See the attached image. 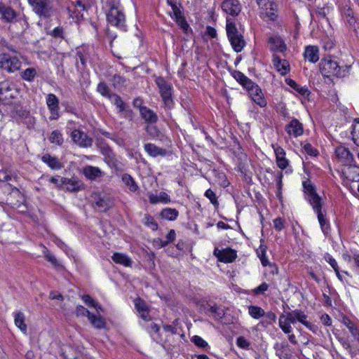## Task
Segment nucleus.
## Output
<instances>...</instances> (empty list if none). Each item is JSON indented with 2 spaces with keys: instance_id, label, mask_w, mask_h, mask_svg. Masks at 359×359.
<instances>
[{
  "instance_id": "obj_1",
  "label": "nucleus",
  "mask_w": 359,
  "mask_h": 359,
  "mask_svg": "<svg viewBox=\"0 0 359 359\" xmlns=\"http://www.w3.org/2000/svg\"><path fill=\"white\" fill-rule=\"evenodd\" d=\"M348 67H341L338 62L331 56H327L321 59L319 63V69L322 75L325 77H344L346 75V70Z\"/></svg>"
},
{
  "instance_id": "obj_2",
  "label": "nucleus",
  "mask_w": 359,
  "mask_h": 359,
  "mask_svg": "<svg viewBox=\"0 0 359 359\" xmlns=\"http://www.w3.org/2000/svg\"><path fill=\"white\" fill-rule=\"evenodd\" d=\"M106 6L109 11L107 20L109 24L120 29H124L126 18L121 8L120 0H107Z\"/></svg>"
},
{
  "instance_id": "obj_3",
  "label": "nucleus",
  "mask_w": 359,
  "mask_h": 359,
  "mask_svg": "<svg viewBox=\"0 0 359 359\" xmlns=\"http://www.w3.org/2000/svg\"><path fill=\"white\" fill-rule=\"evenodd\" d=\"M155 83L159 89V93L165 107L171 109L173 107L172 97V86L162 76L156 77Z\"/></svg>"
},
{
  "instance_id": "obj_4",
  "label": "nucleus",
  "mask_w": 359,
  "mask_h": 359,
  "mask_svg": "<svg viewBox=\"0 0 359 359\" xmlns=\"http://www.w3.org/2000/svg\"><path fill=\"white\" fill-rule=\"evenodd\" d=\"M259 16L264 20L274 21L277 18V5L271 0H257Z\"/></svg>"
},
{
  "instance_id": "obj_5",
  "label": "nucleus",
  "mask_w": 359,
  "mask_h": 359,
  "mask_svg": "<svg viewBox=\"0 0 359 359\" xmlns=\"http://www.w3.org/2000/svg\"><path fill=\"white\" fill-rule=\"evenodd\" d=\"M96 147L104 156V162L111 168H116L118 165V161L111 147L103 140H97Z\"/></svg>"
},
{
  "instance_id": "obj_6",
  "label": "nucleus",
  "mask_w": 359,
  "mask_h": 359,
  "mask_svg": "<svg viewBox=\"0 0 359 359\" xmlns=\"http://www.w3.org/2000/svg\"><path fill=\"white\" fill-rule=\"evenodd\" d=\"M34 12L40 17L49 18L54 9L49 0H28Z\"/></svg>"
},
{
  "instance_id": "obj_7",
  "label": "nucleus",
  "mask_w": 359,
  "mask_h": 359,
  "mask_svg": "<svg viewBox=\"0 0 359 359\" xmlns=\"http://www.w3.org/2000/svg\"><path fill=\"white\" fill-rule=\"evenodd\" d=\"M22 62L15 55L12 56L8 53L0 55V68L9 73L15 72L20 69Z\"/></svg>"
},
{
  "instance_id": "obj_8",
  "label": "nucleus",
  "mask_w": 359,
  "mask_h": 359,
  "mask_svg": "<svg viewBox=\"0 0 359 359\" xmlns=\"http://www.w3.org/2000/svg\"><path fill=\"white\" fill-rule=\"evenodd\" d=\"M91 200L93 208L98 212H106L113 205L110 197L100 193L92 194Z\"/></svg>"
},
{
  "instance_id": "obj_9",
  "label": "nucleus",
  "mask_w": 359,
  "mask_h": 359,
  "mask_svg": "<svg viewBox=\"0 0 359 359\" xmlns=\"http://www.w3.org/2000/svg\"><path fill=\"white\" fill-rule=\"evenodd\" d=\"M287 320L292 323V324H294L297 322L301 323L302 325L306 326L309 330L316 332L317 330V327L307 321V316L304 313V311L299 309H295L290 312H288L287 314Z\"/></svg>"
},
{
  "instance_id": "obj_10",
  "label": "nucleus",
  "mask_w": 359,
  "mask_h": 359,
  "mask_svg": "<svg viewBox=\"0 0 359 359\" xmlns=\"http://www.w3.org/2000/svg\"><path fill=\"white\" fill-rule=\"evenodd\" d=\"M304 191L306 196V198L312 207L322 203L321 198L317 194L315 187L311 181L306 180L303 183Z\"/></svg>"
},
{
  "instance_id": "obj_11",
  "label": "nucleus",
  "mask_w": 359,
  "mask_h": 359,
  "mask_svg": "<svg viewBox=\"0 0 359 359\" xmlns=\"http://www.w3.org/2000/svg\"><path fill=\"white\" fill-rule=\"evenodd\" d=\"M71 137L73 142L80 147L88 148L93 145V139L80 130H74L72 132Z\"/></svg>"
},
{
  "instance_id": "obj_12",
  "label": "nucleus",
  "mask_w": 359,
  "mask_h": 359,
  "mask_svg": "<svg viewBox=\"0 0 359 359\" xmlns=\"http://www.w3.org/2000/svg\"><path fill=\"white\" fill-rule=\"evenodd\" d=\"M85 3L83 0H76L72 1L67 7L69 16L76 21L83 18V11L85 10Z\"/></svg>"
},
{
  "instance_id": "obj_13",
  "label": "nucleus",
  "mask_w": 359,
  "mask_h": 359,
  "mask_svg": "<svg viewBox=\"0 0 359 359\" xmlns=\"http://www.w3.org/2000/svg\"><path fill=\"white\" fill-rule=\"evenodd\" d=\"M62 189L69 192H78L85 189L83 182L76 177H62Z\"/></svg>"
},
{
  "instance_id": "obj_14",
  "label": "nucleus",
  "mask_w": 359,
  "mask_h": 359,
  "mask_svg": "<svg viewBox=\"0 0 359 359\" xmlns=\"http://www.w3.org/2000/svg\"><path fill=\"white\" fill-rule=\"evenodd\" d=\"M221 8L225 13L233 17L237 16L241 11V5L238 0H223Z\"/></svg>"
},
{
  "instance_id": "obj_15",
  "label": "nucleus",
  "mask_w": 359,
  "mask_h": 359,
  "mask_svg": "<svg viewBox=\"0 0 359 359\" xmlns=\"http://www.w3.org/2000/svg\"><path fill=\"white\" fill-rule=\"evenodd\" d=\"M335 154L338 159L345 165H351L352 163H355L353 155L351 153L349 149L345 147L339 146L336 148Z\"/></svg>"
},
{
  "instance_id": "obj_16",
  "label": "nucleus",
  "mask_w": 359,
  "mask_h": 359,
  "mask_svg": "<svg viewBox=\"0 0 359 359\" xmlns=\"http://www.w3.org/2000/svg\"><path fill=\"white\" fill-rule=\"evenodd\" d=\"M46 104L50 112V120H57L59 116V100L55 95L50 93L46 97Z\"/></svg>"
},
{
  "instance_id": "obj_17",
  "label": "nucleus",
  "mask_w": 359,
  "mask_h": 359,
  "mask_svg": "<svg viewBox=\"0 0 359 359\" xmlns=\"http://www.w3.org/2000/svg\"><path fill=\"white\" fill-rule=\"evenodd\" d=\"M214 255L219 261L225 263L232 262L237 257L236 252L229 248L222 250L215 248L214 250Z\"/></svg>"
},
{
  "instance_id": "obj_18",
  "label": "nucleus",
  "mask_w": 359,
  "mask_h": 359,
  "mask_svg": "<svg viewBox=\"0 0 359 359\" xmlns=\"http://www.w3.org/2000/svg\"><path fill=\"white\" fill-rule=\"evenodd\" d=\"M314 212L317 214L318 219L322 231L325 235H327L330 231V226L329 222L326 219L322 212V203L312 207Z\"/></svg>"
},
{
  "instance_id": "obj_19",
  "label": "nucleus",
  "mask_w": 359,
  "mask_h": 359,
  "mask_svg": "<svg viewBox=\"0 0 359 359\" xmlns=\"http://www.w3.org/2000/svg\"><path fill=\"white\" fill-rule=\"evenodd\" d=\"M272 62L275 69L282 76H285L289 72L290 65L287 60L280 59L277 55H273Z\"/></svg>"
},
{
  "instance_id": "obj_20",
  "label": "nucleus",
  "mask_w": 359,
  "mask_h": 359,
  "mask_svg": "<svg viewBox=\"0 0 359 359\" xmlns=\"http://www.w3.org/2000/svg\"><path fill=\"white\" fill-rule=\"evenodd\" d=\"M286 132L295 137L303 134L304 128L302 123L297 119L293 118L285 127Z\"/></svg>"
},
{
  "instance_id": "obj_21",
  "label": "nucleus",
  "mask_w": 359,
  "mask_h": 359,
  "mask_svg": "<svg viewBox=\"0 0 359 359\" xmlns=\"http://www.w3.org/2000/svg\"><path fill=\"white\" fill-rule=\"evenodd\" d=\"M209 311L212 313L215 320L223 324L229 323V322L226 318L225 310L224 307L214 304L210 306Z\"/></svg>"
},
{
  "instance_id": "obj_22",
  "label": "nucleus",
  "mask_w": 359,
  "mask_h": 359,
  "mask_svg": "<svg viewBox=\"0 0 359 359\" xmlns=\"http://www.w3.org/2000/svg\"><path fill=\"white\" fill-rule=\"evenodd\" d=\"M84 176L90 180H95L104 175V172L98 168L92 165H86L83 169Z\"/></svg>"
},
{
  "instance_id": "obj_23",
  "label": "nucleus",
  "mask_w": 359,
  "mask_h": 359,
  "mask_svg": "<svg viewBox=\"0 0 359 359\" xmlns=\"http://www.w3.org/2000/svg\"><path fill=\"white\" fill-rule=\"evenodd\" d=\"M304 57L311 63H316L319 60V48L316 46H308L305 48Z\"/></svg>"
},
{
  "instance_id": "obj_24",
  "label": "nucleus",
  "mask_w": 359,
  "mask_h": 359,
  "mask_svg": "<svg viewBox=\"0 0 359 359\" xmlns=\"http://www.w3.org/2000/svg\"><path fill=\"white\" fill-rule=\"evenodd\" d=\"M41 161L44 163L47 164L48 166L52 170H58L63 167L62 163L57 157L52 156L49 154H45L41 156Z\"/></svg>"
},
{
  "instance_id": "obj_25",
  "label": "nucleus",
  "mask_w": 359,
  "mask_h": 359,
  "mask_svg": "<svg viewBox=\"0 0 359 359\" xmlns=\"http://www.w3.org/2000/svg\"><path fill=\"white\" fill-rule=\"evenodd\" d=\"M141 117L147 123H155L158 121V116L151 109L143 107L140 108Z\"/></svg>"
},
{
  "instance_id": "obj_26",
  "label": "nucleus",
  "mask_w": 359,
  "mask_h": 359,
  "mask_svg": "<svg viewBox=\"0 0 359 359\" xmlns=\"http://www.w3.org/2000/svg\"><path fill=\"white\" fill-rule=\"evenodd\" d=\"M167 4L172 8V11L168 13V15L172 18L180 17L183 15L182 5L179 0H166Z\"/></svg>"
},
{
  "instance_id": "obj_27",
  "label": "nucleus",
  "mask_w": 359,
  "mask_h": 359,
  "mask_svg": "<svg viewBox=\"0 0 359 359\" xmlns=\"http://www.w3.org/2000/svg\"><path fill=\"white\" fill-rule=\"evenodd\" d=\"M43 254L46 259L50 262L53 266L57 271L64 269L63 265L55 257V255L45 246H43Z\"/></svg>"
},
{
  "instance_id": "obj_28",
  "label": "nucleus",
  "mask_w": 359,
  "mask_h": 359,
  "mask_svg": "<svg viewBox=\"0 0 359 359\" xmlns=\"http://www.w3.org/2000/svg\"><path fill=\"white\" fill-rule=\"evenodd\" d=\"M0 15L3 20L7 22H11L16 17V13L9 6L0 2Z\"/></svg>"
},
{
  "instance_id": "obj_29",
  "label": "nucleus",
  "mask_w": 359,
  "mask_h": 359,
  "mask_svg": "<svg viewBox=\"0 0 359 359\" xmlns=\"http://www.w3.org/2000/svg\"><path fill=\"white\" fill-rule=\"evenodd\" d=\"M144 147L148 154L152 157H157L158 156H164L166 154V150L165 149L158 147L151 143L145 144Z\"/></svg>"
},
{
  "instance_id": "obj_30",
  "label": "nucleus",
  "mask_w": 359,
  "mask_h": 359,
  "mask_svg": "<svg viewBox=\"0 0 359 359\" xmlns=\"http://www.w3.org/2000/svg\"><path fill=\"white\" fill-rule=\"evenodd\" d=\"M226 30L229 40L242 35L238 30L235 22L229 18H226Z\"/></svg>"
},
{
  "instance_id": "obj_31",
  "label": "nucleus",
  "mask_w": 359,
  "mask_h": 359,
  "mask_svg": "<svg viewBox=\"0 0 359 359\" xmlns=\"http://www.w3.org/2000/svg\"><path fill=\"white\" fill-rule=\"evenodd\" d=\"M149 202L152 204H156L159 203L166 204L170 202V196L163 191L160 192L158 195L152 194H149Z\"/></svg>"
},
{
  "instance_id": "obj_32",
  "label": "nucleus",
  "mask_w": 359,
  "mask_h": 359,
  "mask_svg": "<svg viewBox=\"0 0 359 359\" xmlns=\"http://www.w3.org/2000/svg\"><path fill=\"white\" fill-rule=\"evenodd\" d=\"M111 259L115 263L124 266H131L133 263L131 259L123 253L116 252L112 255Z\"/></svg>"
},
{
  "instance_id": "obj_33",
  "label": "nucleus",
  "mask_w": 359,
  "mask_h": 359,
  "mask_svg": "<svg viewBox=\"0 0 359 359\" xmlns=\"http://www.w3.org/2000/svg\"><path fill=\"white\" fill-rule=\"evenodd\" d=\"M346 177L352 182H359V166L355 163L348 166L346 172Z\"/></svg>"
},
{
  "instance_id": "obj_34",
  "label": "nucleus",
  "mask_w": 359,
  "mask_h": 359,
  "mask_svg": "<svg viewBox=\"0 0 359 359\" xmlns=\"http://www.w3.org/2000/svg\"><path fill=\"white\" fill-rule=\"evenodd\" d=\"M269 43L271 44V50L273 51H278L280 53L286 50V45L284 41L279 37L273 36L269 39Z\"/></svg>"
},
{
  "instance_id": "obj_35",
  "label": "nucleus",
  "mask_w": 359,
  "mask_h": 359,
  "mask_svg": "<svg viewBox=\"0 0 359 359\" xmlns=\"http://www.w3.org/2000/svg\"><path fill=\"white\" fill-rule=\"evenodd\" d=\"M285 81L289 86L292 88L302 96L307 97L310 95V91L306 86H302L291 79H287Z\"/></svg>"
},
{
  "instance_id": "obj_36",
  "label": "nucleus",
  "mask_w": 359,
  "mask_h": 359,
  "mask_svg": "<svg viewBox=\"0 0 359 359\" xmlns=\"http://www.w3.org/2000/svg\"><path fill=\"white\" fill-rule=\"evenodd\" d=\"M231 75L244 88L249 87V85H251L252 80L247 77L241 72L234 70L231 73Z\"/></svg>"
},
{
  "instance_id": "obj_37",
  "label": "nucleus",
  "mask_w": 359,
  "mask_h": 359,
  "mask_svg": "<svg viewBox=\"0 0 359 359\" xmlns=\"http://www.w3.org/2000/svg\"><path fill=\"white\" fill-rule=\"evenodd\" d=\"M15 325L23 332L26 333L27 326L25 323V316L21 311H18L15 313L14 316Z\"/></svg>"
},
{
  "instance_id": "obj_38",
  "label": "nucleus",
  "mask_w": 359,
  "mask_h": 359,
  "mask_svg": "<svg viewBox=\"0 0 359 359\" xmlns=\"http://www.w3.org/2000/svg\"><path fill=\"white\" fill-rule=\"evenodd\" d=\"M229 41L233 49L236 53L241 52L243 48L245 46V41L243 38V34L239 35V36L229 39Z\"/></svg>"
},
{
  "instance_id": "obj_39",
  "label": "nucleus",
  "mask_w": 359,
  "mask_h": 359,
  "mask_svg": "<svg viewBox=\"0 0 359 359\" xmlns=\"http://www.w3.org/2000/svg\"><path fill=\"white\" fill-rule=\"evenodd\" d=\"M10 85L6 82L0 83V100H7L8 98H13Z\"/></svg>"
},
{
  "instance_id": "obj_40",
  "label": "nucleus",
  "mask_w": 359,
  "mask_h": 359,
  "mask_svg": "<svg viewBox=\"0 0 359 359\" xmlns=\"http://www.w3.org/2000/svg\"><path fill=\"white\" fill-rule=\"evenodd\" d=\"M179 212L175 208H166L161 210V216L163 219L173 221L178 217Z\"/></svg>"
},
{
  "instance_id": "obj_41",
  "label": "nucleus",
  "mask_w": 359,
  "mask_h": 359,
  "mask_svg": "<svg viewBox=\"0 0 359 359\" xmlns=\"http://www.w3.org/2000/svg\"><path fill=\"white\" fill-rule=\"evenodd\" d=\"M122 181L130 191L135 192L138 189V186L132 176L125 173L122 176Z\"/></svg>"
},
{
  "instance_id": "obj_42",
  "label": "nucleus",
  "mask_w": 359,
  "mask_h": 359,
  "mask_svg": "<svg viewBox=\"0 0 359 359\" xmlns=\"http://www.w3.org/2000/svg\"><path fill=\"white\" fill-rule=\"evenodd\" d=\"M48 140L50 143L55 144L58 146H61L64 142L62 134L58 130H55L52 131Z\"/></svg>"
},
{
  "instance_id": "obj_43",
  "label": "nucleus",
  "mask_w": 359,
  "mask_h": 359,
  "mask_svg": "<svg viewBox=\"0 0 359 359\" xmlns=\"http://www.w3.org/2000/svg\"><path fill=\"white\" fill-rule=\"evenodd\" d=\"M343 323L349 330L351 334L354 337V338L359 340V331L355 324L346 317L344 318Z\"/></svg>"
},
{
  "instance_id": "obj_44",
  "label": "nucleus",
  "mask_w": 359,
  "mask_h": 359,
  "mask_svg": "<svg viewBox=\"0 0 359 359\" xmlns=\"http://www.w3.org/2000/svg\"><path fill=\"white\" fill-rule=\"evenodd\" d=\"M93 326L96 329H102L105 327V322L100 316L90 314L88 318Z\"/></svg>"
},
{
  "instance_id": "obj_45",
  "label": "nucleus",
  "mask_w": 359,
  "mask_h": 359,
  "mask_svg": "<svg viewBox=\"0 0 359 359\" xmlns=\"http://www.w3.org/2000/svg\"><path fill=\"white\" fill-rule=\"evenodd\" d=\"M257 254L264 266H271L266 257V246L261 245Z\"/></svg>"
},
{
  "instance_id": "obj_46",
  "label": "nucleus",
  "mask_w": 359,
  "mask_h": 359,
  "mask_svg": "<svg viewBox=\"0 0 359 359\" xmlns=\"http://www.w3.org/2000/svg\"><path fill=\"white\" fill-rule=\"evenodd\" d=\"M248 312L250 316L255 319H259L265 315L264 310L257 306H250L248 307Z\"/></svg>"
},
{
  "instance_id": "obj_47",
  "label": "nucleus",
  "mask_w": 359,
  "mask_h": 359,
  "mask_svg": "<svg viewBox=\"0 0 359 359\" xmlns=\"http://www.w3.org/2000/svg\"><path fill=\"white\" fill-rule=\"evenodd\" d=\"M36 75V70L33 67H29L20 73L22 79L27 81H33Z\"/></svg>"
},
{
  "instance_id": "obj_48",
  "label": "nucleus",
  "mask_w": 359,
  "mask_h": 359,
  "mask_svg": "<svg viewBox=\"0 0 359 359\" xmlns=\"http://www.w3.org/2000/svg\"><path fill=\"white\" fill-rule=\"evenodd\" d=\"M290 323L287 320V316H281L279 318V326L281 330L286 334H290L292 332V327L290 326Z\"/></svg>"
},
{
  "instance_id": "obj_49",
  "label": "nucleus",
  "mask_w": 359,
  "mask_h": 359,
  "mask_svg": "<svg viewBox=\"0 0 359 359\" xmlns=\"http://www.w3.org/2000/svg\"><path fill=\"white\" fill-rule=\"evenodd\" d=\"M191 341L196 346L203 348L205 351L210 349L208 344L200 336L194 335L191 338Z\"/></svg>"
},
{
  "instance_id": "obj_50",
  "label": "nucleus",
  "mask_w": 359,
  "mask_h": 359,
  "mask_svg": "<svg viewBox=\"0 0 359 359\" xmlns=\"http://www.w3.org/2000/svg\"><path fill=\"white\" fill-rule=\"evenodd\" d=\"M97 90L102 96L107 97L109 99H111V95H113L112 93H110L109 87L104 82H100L98 83Z\"/></svg>"
},
{
  "instance_id": "obj_51",
  "label": "nucleus",
  "mask_w": 359,
  "mask_h": 359,
  "mask_svg": "<svg viewBox=\"0 0 359 359\" xmlns=\"http://www.w3.org/2000/svg\"><path fill=\"white\" fill-rule=\"evenodd\" d=\"M112 85L116 88H119L126 86V79L120 74H115L111 80Z\"/></svg>"
},
{
  "instance_id": "obj_52",
  "label": "nucleus",
  "mask_w": 359,
  "mask_h": 359,
  "mask_svg": "<svg viewBox=\"0 0 359 359\" xmlns=\"http://www.w3.org/2000/svg\"><path fill=\"white\" fill-rule=\"evenodd\" d=\"M173 19L182 31L184 33H187V31L189 29V25L187 23L184 14L181 15L180 17L177 16L174 18Z\"/></svg>"
},
{
  "instance_id": "obj_53",
  "label": "nucleus",
  "mask_w": 359,
  "mask_h": 359,
  "mask_svg": "<svg viewBox=\"0 0 359 359\" xmlns=\"http://www.w3.org/2000/svg\"><path fill=\"white\" fill-rule=\"evenodd\" d=\"M355 124L352 126L351 135L353 142L359 147V118L355 119Z\"/></svg>"
},
{
  "instance_id": "obj_54",
  "label": "nucleus",
  "mask_w": 359,
  "mask_h": 359,
  "mask_svg": "<svg viewBox=\"0 0 359 359\" xmlns=\"http://www.w3.org/2000/svg\"><path fill=\"white\" fill-rule=\"evenodd\" d=\"M343 15L346 18V20L350 25H353L355 23L356 20L354 17L353 11L350 7L344 8Z\"/></svg>"
},
{
  "instance_id": "obj_55",
  "label": "nucleus",
  "mask_w": 359,
  "mask_h": 359,
  "mask_svg": "<svg viewBox=\"0 0 359 359\" xmlns=\"http://www.w3.org/2000/svg\"><path fill=\"white\" fill-rule=\"evenodd\" d=\"M113 99L114 104L118 108V111H123L125 109L126 104L123 102L122 98L117 94H113L111 98Z\"/></svg>"
},
{
  "instance_id": "obj_56",
  "label": "nucleus",
  "mask_w": 359,
  "mask_h": 359,
  "mask_svg": "<svg viewBox=\"0 0 359 359\" xmlns=\"http://www.w3.org/2000/svg\"><path fill=\"white\" fill-rule=\"evenodd\" d=\"M245 89L248 91L252 98L254 97L255 95H259L262 93L259 87L252 81H251V85H249V87H246Z\"/></svg>"
},
{
  "instance_id": "obj_57",
  "label": "nucleus",
  "mask_w": 359,
  "mask_h": 359,
  "mask_svg": "<svg viewBox=\"0 0 359 359\" xmlns=\"http://www.w3.org/2000/svg\"><path fill=\"white\" fill-rule=\"evenodd\" d=\"M236 345L243 349L249 350L250 348L251 344L244 337H238L236 339Z\"/></svg>"
},
{
  "instance_id": "obj_58",
  "label": "nucleus",
  "mask_w": 359,
  "mask_h": 359,
  "mask_svg": "<svg viewBox=\"0 0 359 359\" xmlns=\"http://www.w3.org/2000/svg\"><path fill=\"white\" fill-rule=\"evenodd\" d=\"M144 224L146 226L150 227L154 231L158 229L157 223L154 221V218L149 215H144Z\"/></svg>"
},
{
  "instance_id": "obj_59",
  "label": "nucleus",
  "mask_w": 359,
  "mask_h": 359,
  "mask_svg": "<svg viewBox=\"0 0 359 359\" xmlns=\"http://www.w3.org/2000/svg\"><path fill=\"white\" fill-rule=\"evenodd\" d=\"M135 302V306L138 313L141 311H146L149 309L148 306L147 305L146 302L142 299L141 298H137L134 301Z\"/></svg>"
},
{
  "instance_id": "obj_60",
  "label": "nucleus",
  "mask_w": 359,
  "mask_h": 359,
  "mask_svg": "<svg viewBox=\"0 0 359 359\" xmlns=\"http://www.w3.org/2000/svg\"><path fill=\"white\" fill-rule=\"evenodd\" d=\"M287 347V344L285 343H276L274 344V349L276 350V355H278L280 359H283V351H285V348Z\"/></svg>"
},
{
  "instance_id": "obj_61",
  "label": "nucleus",
  "mask_w": 359,
  "mask_h": 359,
  "mask_svg": "<svg viewBox=\"0 0 359 359\" xmlns=\"http://www.w3.org/2000/svg\"><path fill=\"white\" fill-rule=\"evenodd\" d=\"M50 35L55 39H64L65 38V32L64 29L62 27H57L54 29H53Z\"/></svg>"
},
{
  "instance_id": "obj_62",
  "label": "nucleus",
  "mask_w": 359,
  "mask_h": 359,
  "mask_svg": "<svg viewBox=\"0 0 359 359\" xmlns=\"http://www.w3.org/2000/svg\"><path fill=\"white\" fill-rule=\"evenodd\" d=\"M205 196L210 201L211 203L213 204L215 206H217L219 205L216 195L212 189H209L206 190Z\"/></svg>"
},
{
  "instance_id": "obj_63",
  "label": "nucleus",
  "mask_w": 359,
  "mask_h": 359,
  "mask_svg": "<svg viewBox=\"0 0 359 359\" xmlns=\"http://www.w3.org/2000/svg\"><path fill=\"white\" fill-rule=\"evenodd\" d=\"M273 222L275 229L278 231H280L285 228V220L281 217L276 218Z\"/></svg>"
},
{
  "instance_id": "obj_64",
  "label": "nucleus",
  "mask_w": 359,
  "mask_h": 359,
  "mask_svg": "<svg viewBox=\"0 0 359 359\" xmlns=\"http://www.w3.org/2000/svg\"><path fill=\"white\" fill-rule=\"evenodd\" d=\"M252 99L257 104L261 107H264L266 106V101L263 97L262 93H259V95H255V96Z\"/></svg>"
}]
</instances>
